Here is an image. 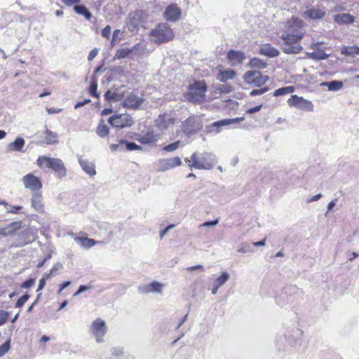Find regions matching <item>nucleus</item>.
Returning <instances> with one entry per match:
<instances>
[{"mask_svg":"<svg viewBox=\"0 0 359 359\" xmlns=\"http://www.w3.org/2000/svg\"><path fill=\"white\" fill-rule=\"evenodd\" d=\"M305 25L303 20L296 16H292L284 22L281 39L283 41L282 50L285 53L298 54L302 50V46L299 41L305 35Z\"/></svg>","mask_w":359,"mask_h":359,"instance_id":"f257e3e1","label":"nucleus"},{"mask_svg":"<svg viewBox=\"0 0 359 359\" xmlns=\"http://www.w3.org/2000/svg\"><path fill=\"white\" fill-rule=\"evenodd\" d=\"M184 161L187 163L190 170H209L212 169L217 163V157L210 152H194L191 154L190 158H185Z\"/></svg>","mask_w":359,"mask_h":359,"instance_id":"f03ea898","label":"nucleus"},{"mask_svg":"<svg viewBox=\"0 0 359 359\" xmlns=\"http://www.w3.org/2000/svg\"><path fill=\"white\" fill-rule=\"evenodd\" d=\"M36 164L41 168H50L53 170L60 179L67 175V168L63 161L60 158L41 156L37 158Z\"/></svg>","mask_w":359,"mask_h":359,"instance_id":"7ed1b4c3","label":"nucleus"},{"mask_svg":"<svg viewBox=\"0 0 359 359\" xmlns=\"http://www.w3.org/2000/svg\"><path fill=\"white\" fill-rule=\"evenodd\" d=\"M207 85L204 81H194L188 86L186 99L193 103H201L205 100Z\"/></svg>","mask_w":359,"mask_h":359,"instance_id":"20e7f679","label":"nucleus"},{"mask_svg":"<svg viewBox=\"0 0 359 359\" xmlns=\"http://www.w3.org/2000/svg\"><path fill=\"white\" fill-rule=\"evenodd\" d=\"M150 36L154 43H162L172 40L174 33L166 23H161L151 31Z\"/></svg>","mask_w":359,"mask_h":359,"instance_id":"39448f33","label":"nucleus"},{"mask_svg":"<svg viewBox=\"0 0 359 359\" xmlns=\"http://www.w3.org/2000/svg\"><path fill=\"white\" fill-rule=\"evenodd\" d=\"M243 79L247 84L254 87H261L268 81L269 76L262 75L260 72L251 70L245 73Z\"/></svg>","mask_w":359,"mask_h":359,"instance_id":"423d86ee","label":"nucleus"},{"mask_svg":"<svg viewBox=\"0 0 359 359\" xmlns=\"http://www.w3.org/2000/svg\"><path fill=\"white\" fill-rule=\"evenodd\" d=\"M108 122L114 127L124 128L133 126L134 120L133 118L128 113L116 114L109 118Z\"/></svg>","mask_w":359,"mask_h":359,"instance_id":"0eeeda50","label":"nucleus"},{"mask_svg":"<svg viewBox=\"0 0 359 359\" xmlns=\"http://www.w3.org/2000/svg\"><path fill=\"white\" fill-rule=\"evenodd\" d=\"M287 104L290 107H294L299 110L306 111H313L314 109V105L310 100H306L303 97H299L297 95H292L287 100Z\"/></svg>","mask_w":359,"mask_h":359,"instance_id":"6e6552de","label":"nucleus"},{"mask_svg":"<svg viewBox=\"0 0 359 359\" xmlns=\"http://www.w3.org/2000/svg\"><path fill=\"white\" fill-rule=\"evenodd\" d=\"M146 16L144 11L141 10L131 12L128 17L127 22L129 30L131 32L137 30L139 27L142 26L144 23Z\"/></svg>","mask_w":359,"mask_h":359,"instance_id":"1a4fd4ad","label":"nucleus"},{"mask_svg":"<svg viewBox=\"0 0 359 359\" xmlns=\"http://www.w3.org/2000/svg\"><path fill=\"white\" fill-rule=\"evenodd\" d=\"M202 128V123L199 117L191 116L182 123V130L188 135L196 133Z\"/></svg>","mask_w":359,"mask_h":359,"instance_id":"9d476101","label":"nucleus"},{"mask_svg":"<svg viewBox=\"0 0 359 359\" xmlns=\"http://www.w3.org/2000/svg\"><path fill=\"white\" fill-rule=\"evenodd\" d=\"M90 330L95 336L97 342L100 343L104 341L103 337L107 333V327L103 320L100 318L95 320L92 323Z\"/></svg>","mask_w":359,"mask_h":359,"instance_id":"9b49d317","label":"nucleus"},{"mask_svg":"<svg viewBox=\"0 0 359 359\" xmlns=\"http://www.w3.org/2000/svg\"><path fill=\"white\" fill-rule=\"evenodd\" d=\"M22 182L25 189L32 192H37L42 188V183L40 179L32 173H28L23 176Z\"/></svg>","mask_w":359,"mask_h":359,"instance_id":"f8f14e48","label":"nucleus"},{"mask_svg":"<svg viewBox=\"0 0 359 359\" xmlns=\"http://www.w3.org/2000/svg\"><path fill=\"white\" fill-rule=\"evenodd\" d=\"M182 161L180 157L175 156L170 158H162L156 163L157 171L165 172L175 167L180 166Z\"/></svg>","mask_w":359,"mask_h":359,"instance_id":"ddd939ff","label":"nucleus"},{"mask_svg":"<svg viewBox=\"0 0 359 359\" xmlns=\"http://www.w3.org/2000/svg\"><path fill=\"white\" fill-rule=\"evenodd\" d=\"M326 14L325 8L321 6L307 7L302 16L306 20H320Z\"/></svg>","mask_w":359,"mask_h":359,"instance_id":"4468645a","label":"nucleus"},{"mask_svg":"<svg viewBox=\"0 0 359 359\" xmlns=\"http://www.w3.org/2000/svg\"><path fill=\"white\" fill-rule=\"evenodd\" d=\"M144 98L142 96H138L137 94L130 93L124 99L123 104L125 107L132 109H137L142 104Z\"/></svg>","mask_w":359,"mask_h":359,"instance_id":"2eb2a0df","label":"nucleus"},{"mask_svg":"<svg viewBox=\"0 0 359 359\" xmlns=\"http://www.w3.org/2000/svg\"><path fill=\"white\" fill-rule=\"evenodd\" d=\"M181 15V10L175 4L169 5L163 13L164 18L170 22L177 21Z\"/></svg>","mask_w":359,"mask_h":359,"instance_id":"dca6fc26","label":"nucleus"},{"mask_svg":"<svg viewBox=\"0 0 359 359\" xmlns=\"http://www.w3.org/2000/svg\"><path fill=\"white\" fill-rule=\"evenodd\" d=\"M163 285L157 282L153 281L149 284L143 285L139 287L140 292L144 294L148 293H161Z\"/></svg>","mask_w":359,"mask_h":359,"instance_id":"f3484780","label":"nucleus"},{"mask_svg":"<svg viewBox=\"0 0 359 359\" xmlns=\"http://www.w3.org/2000/svg\"><path fill=\"white\" fill-rule=\"evenodd\" d=\"M156 126L161 130L167 129L173 125L175 119L169 114H161L155 121Z\"/></svg>","mask_w":359,"mask_h":359,"instance_id":"a211bd4d","label":"nucleus"},{"mask_svg":"<svg viewBox=\"0 0 359 359\" xmlns=\"http://www.w3.org/2000/svg\"><path fill=\"white\" fill-rule=\"evenodd\" d=\"M70 235L74 238V241L84 249H90L97 243H100L88 237L77 236L73 233H70Z\"/></svg>","mask_w":359,"mask_h":359,"instance_id":"6ab92c4d","label":"nucleus"},{"mask_svg":"<svg viewBox=\"0 0 359 359\" xmlns=\"http://www.w3.org/2000/svg\"><path fill=\"white\" fill-rule=\"evenodd\" d=\"M22 222L16 221L9 223L6 226L0 228V236H8L13 235L15 231L21 228Z\"/></svg>","mask_w":359,"mask_h":359,"instance_id":"aec40b11","label":"nucleus"},{"mask_svg":"<svg viewBox=\"0 0 359 359\" xmlns=\"http://www.w3.org/2000/svg\"><path fill=\"white\" fill-rule=\"evenodd\" d=\"M227 58L232 66L242 63L245 59V56L243 52L230 50L228 52Z\"/></svg>","mask_w":359,"mask_h":359,"instance_id":"412c9836","label":"nucleus"},{"mask_svg":"<svg viewBox=\"0 0 359 359\" xmlns=\"http://www.w3.org/2000/svg\"><path fill=\"white\" fill-rule=\"evenodd\" d=\"M259 53L269 57H275L280 55V51L269 43L263 44L260 47Z\"/></svg>","mask_w":359,"mask_h":359,"instance_id":"4be33fe9","label":"nucleus"},{"mask_svg":"<svg viewBox=\"0 0 359 359\" xmlns=\"http://www.w3.org/2000/svg\"><path fill=\"white\" fill-rule=\"evenodd\" d=\"M79 163L82 170L90 176L93 177L96 175L95 165L93 163L80 157L79 158Z\"/></svg>","mask_w":359,"mask_h":359,"instance_id":"5701e85b","label":"nucleus"},{"mask_svg":"<svg viewBox=\"0 0 359 359\" xmlns=\"http://www.w3.org/2000/svg\"><path fill=\"white\" fill-rule=\"evenodd\" d=\"M137 140L143 144H154L158 140V135H155L153 132H149L146 134L139 135Z\"/></svg>","mask_w":359,"mask_h":359,"instance_id":"b1692460","label":"nucleus"},{"mask_svg":"<svg viewBox=\"0 0 359 359\" xmlns=\"http://www.w3.org/2000/svg\"><path fill=\"white\" fill-rule=\"evenodd\" d=\"M25 144L22 137H17L15 141L9 143L7 147L8 151H22Z\"/></svg>","mask_w":359,"mask_h":359,"instance_id":"393cba45","label":"nucleus"},{"mask_svg":"<svg viewBox=\"0 0 359 359\" xmlns=\"http://www.w3.org/2000/svg\"><path fill=\"white\" fill-rule=\"evenodd\" d=\"M32 207L37 211H40L43 208V198L42 195L39 193L34 192L32 195Z\"/></svg>","mask_w":359,"mask_h":359,"instance_id":"a878e982","label":"nucleus"},{"mask_svg":"<svg viewBox=\"0 0 359 359\" xmlns=\"http://www.w3.org/2000/svg\"><path fill=\"white\" fill-rule=\"evenodd\" d=\"M236 72L232 69L220 70L217 75V79L221 82L232 80L236 76Z\"/></svg>","mask_w":359,"mask_h":359,"instance_id":"bb28decb","label":"nucleus"},{"mask_svg":"<svg viewBox=\"0 0 359 359\" xmlns=\"http://www.w3.org/2000/svg\"><path fill=\"white\" fill-rule=\"evenodd\" d=\"M334 20L338 24H351L354 22V17L348 13L338 14L334 17Z\"/></svg>","mask_w":359,"mask_h":359,"instance_id":"cd10ccee","label":"nucleus"},{"mask_svg":"<svg viewBox=\"0 0 359 359\" xmlns=\"http://www.w3.org/2000/svg\"><path fill=\"white\" fill-rule=\"evenodd\" d=\"M321 86L327 87L330 91H337L342 88L343 82L341 81H332L330 82H323Z\"/></svg>","mask_w":359,"mask_h":359,"instance_id":"c85d7f7f","label":"nucleus"},{"mask_svg":"<svg viewBox=\"0 0 359 359\" xmlns=\"http://www.w3.org/2000/svg\"><path fill=\"white\" fill-rule=\"evenodd\" d=\"M244 120L243 117H239V118H229V119H224L219 121L214 122L212 124V127H216L219 128L220 126H227L229 124L235 123L237 122H240Z\"/></svg>","mask_w":359,"mask_h":359,"instance_id":"c756f323","label":"nucleus"},{"mask_svg":"<svg viewBox=\"0 0 359 359\" xmlns=\"http://www.w3.org/2000/svg\"><path fill=\"white\" fill-rule=\"evenodd\" d=\"M57 137L58 136H57V133H55L51 130H49L47 129L45 131L44 140H45V142L48 144H57L58 143Z\"/></svg>","mask_w":359,"mask_h":359,"instance_id":"7c9ffc66","label":"nucleus"},{"mask_svg":"<svg viewBox=\"0 0 359 359\" xmlns=\"http://www.w3.org/2000/svg\"><path fill=\"white\" fill-rule=\"evenodd\" d=\"M229 278L230 275L226 271H224L214 280L212 284L219 288L229 280Z\"/></svg>","mask_w":359,"mask_h":359,"instance_id":"2f4dec72","label":"nucleus"},{"mask_svg":"<svg viewBox=\"0 0 359 359\" xmlns=\"http://www.w3.org/2000/svg\"><path fill=\"white\" fill-rule=\"evenodd\" d=\"M249 67L251 68H257V69H265L267 67L266 62L263 61L262 60L258 57H253L250 60L249 62Z\"/></svg>","mask_w":359,"mask_h":359,"instance_id":"473e14b6","label":"nucleus"},{"mask_svg":"<svg viewBox=\"0 0 359 359\" xmlns=\"http://www.w3.org/2000/svg\"><path fill=\"white\" fill-rule=\"evenodd\" d=\"M341 53L345 55H359V46H344L341 48Z\"/></svg>","mask_w":359,"mask_h":359,"instance_id":"72a5a7b5","label":"nucleus"},{"mask_svg":"<svg viewBox=\"0 0 359 359\" xmlns=\"http://www.w3.org/2000/svg\"><path fill=\"white\" fill-rule=\"evenodd\" d=\"M309 56L311 59L321 60L327 59L329 55L326 54L323 50L318 49L309 53Z\"/></svg>","mask_w":359,"mask_h":359,"instance_id":"f704fd0d","label":"nucleus"},{"mask_svg":"<svg viewBox=\"0 0 359 359\" xmlns=\"http://www.w3.org/2000/svg\"><path fill=\"white\" fill-rule=\"evenodd\" d=\"M75 12L83 15L87 20H90L92 15L85 6L76 5L74 7Z\"/></svg>","mask_w":359,"mask_h":359,"instance_id":"c9c22d12","label":"nucleus"},{"mask_svg":"<svg viewBox=\"0 0 359 359\" xmlns=\"http://www.w3.org/2000/svg\"><path fill=\"white\" fill-rule=\"evenodd\" d=\"M97 134L100 137H105L109 134V128L108 126L104 123V121L102 120L97 128Z\"/></svg>","mask_w":359,"mask_h":359,"instance_id":"e433bc0d","label":"nucleus"},{"mask_svg":"<svg viewBox=\"0 0 359 359\" xmlns=\"http://www.w3.org/2000/svg\"><path fill=\"white\" fill-rule=\"evenodd\" d=\"M294 91V88L293 86L283 87V88L276 89L273 92V96L278 97V96H281L283 95L292 93Z\"/></svg>","mask_w":359,"mask_h":359,"instance_id":"4c0bfd02","label":"nucleus"},{"mask_svg":"<svg viewBox=\"0 0 359 359\" xmlns=\"http://www.w3.org/2000/svg\"><path fill=\"white\" fill-rule=\"evenodd\" d=\"M0 205L5 206L6 209V212L8 213L16 214V213H18V211L21 210L22 209V206H21V205L11 206L5 201H0Z\"/></svg>","mask_w":359,"mask_h":359,"instance_id":"58836bf2","label":"nucleus"},{"mask_svg":"<svg viewBox=\"0 0 359 359\" xmlns=\"http://www.w3.org/2000/svg\"><path fill=\"white\" fill-rule=\"evenodd\" d=\"M133 49L130 48H121L116 50L115 59H121L128 57L133 51Z\"/></svg>","mask_w":359,"mask_h":359,"instance_id":"ea45409f","label":"nucleus"},{"mask_svg":"<svg viewBox=\"0 0 359 359\" xmlns=\"http://www.w3.org/2000/svg\"><path fill=\"white\" fill-rule=\"evenodd\" d=\"M104 97L107 100L118 101L121 99L117 93L111 90H107L104 94Z\"/></svg>","mask_w":359,"mask_h":359,"instance_id":"a19ab883","label":"nucleus"},{"mask_svg":"<svg viewBox=\"0 0 359 359\" xmlns=\"http://www.w3.org/2000/svg\"><path fill=\"white\" fill-rule=\"evenodd\" d=\"M62 266H63L61 263H60V262L56 263L53 266V268L50 269L49 273H46L43 274V276L45 277V278L49 279L53 275V273L55 271L61 269L62 268Z\"/></svg>","mask_w":359,"mask_h":359,"instance_id":"79ce46f5","label":"nucleus"},{"mask_svg":"<svg viewBox=\"0 0 359 359\" xmlns=\"http://www.w3.org/2000/svg\"><path fill=\"white\" fill-rule=\"evenodd\" d=\"M180 141H176L172 144L165 146L163 147V150L166 152L173 151L176 150L177 149H178V147H180Z\"/></svg>","mask_w":359,"mask_h":359,"instance_id":"37998d69","label":"nucleus"},{"mask_svg":"<svg viewBox=\"0 0 359 359\" xmlns=\"http://www.w3.org/2000/svg\"><path fill=\"white\" fill-rule=\"evenodd\" d=\"M10 349V340H8L1 346H0V357L4 356L6 354Z\"/></svg>","mask_w":359,"mask_h":359,"instance_id":"c03bdc74","label":"nucleus"},{"mask_svg":"<svg viewBox=\"0 0 359 359\" xmlns=\"http://www.w3.org/2000/svg\"><path fill=\"white\" fill-rule=\"evenodd\" d=\"M29 295L27 294H25L22 295L15 303V307L21 308L25 303L29 299Z\"/></svg>","mask_w":359,"mask_h":359,"instance_id":"a18cd8bd","label":"nucleus"},{"mask_svg":"<svg viewBox=\"0 0 359 359\" xmlns=\"http://www.w3.org/2000/svg\"><path fill=\"white\" fill-rule=\"evenodd\" d=\"M35 283V279L34 278H29L26 281L23 282L21 284V288L22 289H28L32 287Z\"/></svg>","mask_w":359,"mask_h":359,"instance_id":"49530a36","label":"nucleus"},{"mask_svg":"<svg viewBox=\"0 0 359 359\" xmlns=\"http://www.w3.org/2000/svg\"><path fill=\"white\" fill-rule=\"evenodd\" d=\"M126 149L128 151H134V150H140L142 147L134 142H127L125 143Z\"/></svg>","mask_w":359,"mask_h":359,"instance_id":"de8ad7c7","label":"nucleus"},{"mask_svg":"<svg viewBox=\"0 0 359 359\" xmlns=\"http://www.w3.org/2000/svg\"><path fill=\"white\" fill-rule=\"evenodd\" d=\"M268 90H269V87H264V88H260V89L252 90L250 93V95L251 96L262 95V94L265 93L266 92H267Z\"/></svg>","mask_w":359,"mask_h":359,"instance_id":"09e8293b","label":"nucleus"},{"mask_svg":"<svg viewBox=\"0 0 359 359\" xmlns=\"http://www.w3.org/2000/svg\"><path fill=\"white\" fill-rule=\"evenodd\" d=\"M126 143V141L124 140H120L118 144H111L109 147L111 151L112 152L116 151L118 150L121 149V147L123 144Z\"/></svg>","mask_w":359,"mask_h":359,"instance_id":"8fccbe9b","label":"nucleus"},{"mask_svg":"<svg viewBox=\"0 0 359 359\" xmlns=\"http://www.w3.org/2000/svg\"><path fill=\"white\" fill-rule=\"evenodd\" d=\"M218 223H219V220H218V219H215V220H213V221H208V222H205L204 223L201 224L199 226V228H201V227H210V226H216Z\"/></svg>","mask_w":359,"mask_h":359,"instance_id":"3c124183","label":"nucleus"},{"mask_svg":"<svg viewBox=\"0 0 359 359\" xmlns=\"http://www.w3.org/2000/svg\"><path fill=\"white\" fill-rule=\"evenodd\" d=\"M8 313L4 311H0V326L4 325L8 320Z\"/></svg>","mask_w":359,"mask_h":359,"instance_id":"603ef678","label":"nucleus"},{"mask_svg":"<svg viewBox=\"0 0 359 359\" xmlns=\"http://www.w3.org/2000/svg\"><path fill=\"white\" fill-rule=\"evenodd\" d=\"M237 250L238 252L241 253H247L248 252H250L249 246L246 243H242Z\"/></svg>","mask_w":359,"mask_h":359,"instance_id":"864d4df0","label":"nucleus"},{"mask_svg":"<svg viewBox=\"0 0 359 359\" xmlns=\"http://www.w3.org/2000/svg\"><path fill=\"white\" fill-rule=\"evenodd\" d=\"M111 34V27L109 25L106 26L102 31V35L105 38H109Z\"/></svg>","mask_w":359,"mask_h":359,"instance_id":"5fc2aeb1","label":"nucleus"},{"mask_svg":"<svg viewBox=\"0 0 359 359\" xmlns=\"http://www.w3.org/2000/svg\"><path fill=\"white\" fill-rule=\"evenodd\" d=\"M175 227V224H170L165 229L160 232V238L162 239L164 236L170 231V229Z\"/></svg>","mask_w":359,"mask_h":359,"instance_id":"6e6d98bb","label":"nucleus"},{"mask_svg":"<svg viewBox=\"0 0 359 359\" xmlns=\"http://www.w3.org/2000/svg\"><path fill=\"white\" fill-rule=\"evenodd\" d=\"M217 90L221 93H229L231 91V87L226 85H219Z\"/></svg>","mask_w":359,"mask_h":359,"instance_id":"4d7b16f0","label":"nucleus"},{"mask_svg":"<svg viewBox=\"0 0 359 359\" xmlns=\"http://www.w3.org/2000/svg\"><path fill=\"white\" fill-rule=\"evenodd\" d=\"M98 53V50L97 48H94L88 54V60L89 61H91L93 60L97 55Z\"/></svg>","mask_w":359,"mask_h":359,"instance_id":"13d9d810","label":"nucleus"},{"mask_svg":"<svg viewBox=\"0 0 359 359\" xmlns=\"http://www.w3.org/2000/svg\"><path fill=\"white\" fill-rule=\"evenodd\" d=\"M46 280L48 279L45 278V277L43 276L42 278H41V280H39L36 292H39L45 287Z\"/></svg>","mask_w":359,"mask_h":359,"instance_id":"bf43d9fd","label":"nucleus"},{"mask_svg":"<svg viewBox=\"0 0 359 359\" xmlns=\"http://www.w3.org/2000/svg\"><path fill=\"white\" fill-rule=\"evenodd\" d=\"M89 288H90V287L86 286L84 285H81L79 286V290L74 293V296H77V295L83 293V292L86 291Z\"/></svg>","mask_w":359,"mask_h":359,"instance_id":"052dcab7","label":"nucleus"},{"mask_svg":"<svg viewBox=\"0 0 359 359\" xmlns=\"http://www.w3.org/2000/svg\"><path fill=\"white\" fill-rule=\"evenodd\" d=\"M96 90H97V84L96 83H92L90 86V94L94 96V97H98V95L96 93Z\"/></svg>","mask_w":359,"mask_h":359,"instance_id":"680f3d73","label":"nucleus"},{"mask_svg":"<svg viewBox=\"0 0 359 359\" xmlns=\"http://www.w3.org/2000/svg\"><path fill=\"white\" fill-rule=\"evenodd\" d=\"M63 4H65L67 6H71L73 4L80 3L81 0H61Z\"/></svg>","mask_w":359,"mask_h":359,"instance_id":"e2e57ef3","label":"nucleus"},{"mask_svg":"<svg viewBox=\"0 0 359 359\" xmlns=\"http://www.w3.org/2000/svg\"><path fill=\"white\" fill-rule=\"evenodd\" d=\"M72 282L68 280V281H65L63 283H62L60 285V289L58 290V293L60 294L62 292V291L63 290H65V288H67V287H69L70 285H71Z\"/></svg>","mask_w":359,"mask_h":359,"instance_id":"0e129e2a","label":"nucleus"},{"mask_svg":"<svg viewBox=\"0 0 359 359\" xmlns=\"http://www.w3.org/2000/svg\"><path fill=\"white\" fill-rule=\"evenodd\" d=\"M262 105L260 104V105H258V106H255L254 107H252L250 109H249L247 112L249 113V114H254V113H256L259 111H260V109H262Z\"/></svg>","mask_w":359,"mask_h":359,"instance_id":"69168bd1","label":"nucleus"},{"mask_svg":"<svg viewBox=\"0 0 359 359\" xmlns=\"http://www.w3.org/2000/svg\"><path fill=\"white\" fill-rule=\"evenodd\" d=\"M198 269H203V266L201 264L194 265L187 268V271H195Z\"/></svg>","mask_w":359,"mask_h":359,"instance_id":"338daca9","label":"nucleus"},{"mask_svg":"<svg viewBox=\"0 0 359 359\" xmlns=\"http://www.w3.org/2000/svg\"><path fill=\"white\" fill-rule=\"evenodd\" d=\"M322 197V194H318L313 196H312L311 198H308L307 199V202L308 203H311V202H313V201H318L320 198Z\"/></svg>","mask_w":359,"mask_h":359,"instance_id":"774afa93","label":"nucleus"}]
</instances>
